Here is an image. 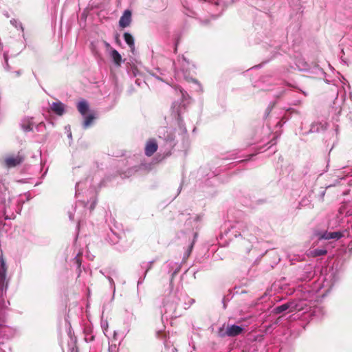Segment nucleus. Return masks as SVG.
Masks as SVG:
<instances>
[{
	"instance_id": "obj_1",
	"label": "nucleus",
	"mask_w": 352,
	"mask_h": 352,
	"mask_svg": "<svg viewBox=\"0 0 352 352\" xmlns=\"http://www.w3.org/2000/svg\"><path fill=\"white\" fill-rule=\"evenodd\" d=\"M0 307L4 304L3 293L8 288V280L6 278L7 267L3 256L0 258Z\"/></svg>"
},
{
	"instance_id": "obj_2",
	"label": "nucleus",
	"mask_w": 352,
	"mask_h": 352,
	"mask_svg": "<svg viewBox=\"0 0 352 352\" xmlns=\"http://www.w3.org/2000/svg\"><path fill=\"white\" fill-rule=\"evenodd\" d=\"M243 331V329L240 326L228 324L226 329H224V326L219 329L218 335L221 338H224L226 336L235 337L240 335Z\"/></svg>"
},
{
	"instance_id": "obj_3",
	"label": "nucleus",
	"mask_w": 352,
	"mask_h": 352,
	"mask_svg": "<svg viewBox=\"0 0 352 352\" xmlns=\"http://www.w3.org/2000/svg\"><path fill=\"white\" fill-rule=\"evenodd\" d=\"M23 161L24 156L19 152L16 155L13 154L6 156L3 160V164L6 167L10 168L20 165Z\"/></svg>"
},
{
	"instance_id": "obj_4",
	"label": "nucleus",
	"mask_w": 352,
	"mask_h": 352,
	"mask_svg": "<svg viewBox=\"0 0 352 352\" xmlns=\"http://www.w3.org/2000/svg\"><path fill=\"white\" fill-rule=\"evenodd\" d=\"M158 148L157 140L155 138L148 139L145 144L144 153L146 156H152Z\"/></svg>"
},
{
	"instance_id": "obj_5",
	"label": "nucleus",
	"mask_w": 352,
	"mask_h": 352,
	"mask_svg": "<svg viewBox=\"0 0 352 352\" xmlns=\"http://www.w3.org/2000/svg\"><path fill=\"white\" fill-rule=\"evenodd\" d=\"M131 23V12L129 10H126L119 21V25L122 28H126L130 25Z\"/></svg>"
},
{
	"instance_id": "obj_6",
	"label": "nucleus",
	"mask_w": 352,
	"mask_h": 352,
	"mask_svg": "<svg viewBox=\"0 0 352 352\" xmlns=\"http://www.w3.org/2000/svg\"><path fill=\"white\" fill-rule=\"evenodd\" d=\"M317 236H318V239L320 240H321V239H339L343 236V234L340 232H324L323 233L317 234Z\"/></svg>"
},
{
	"instance_id": "obj_7",
	"label": "nucleus",
	"mask_w": 352,
	"mask_h": 352,
	"mask_svg": "<svg viewBox=\"0 0 352 352\" xmlns=\"http://www.w3.org/2000/svg\"><path fill=\"white\" fill-rule=\"evenodd\" d=\"M287 309H289V312L294 311L296 310V306L294 305L293 302H287L275 307L274 309V313L276 314H278L287 311Z\"/></svg>"
},
{
	"instance_id": "obj_8",
	"label": "nucleus",
	"mask_w": 352,
	"mask_h": 352,
	"mask_svg": "<svg viewBox=\"0 0 352 352\" xmlns=\"http://www.w3.org/2000/svg\"><path fill=\"white\" fill-rule=\"evenodd\" d=\"M51 110L56 115L61 116L65 112V105L61 102H54L50 105Z\"/></svg>"
},
{
	"instance_id": "obj_9",
	"label": "nucleus",
	"mask_w": 352,
	"mask_h": 352,
	"mask_svg": "<svg viewBox=\"0 0 352 352\" xmlns=\"http://www.w3.org/2000/svg\"><path fill=\"white\" fill-rule=\"evenodd\" d=\"M77 109L82 116H85L89 109L87 102L85 100L80 101L77 104Z\"/></svg>"
},
{
	"instance_id": "obj_10",
	"label": "nucleus",
	"mask_w": 352,
	"mask_h": 352,
	"mask_svg": "<svg viewBox=\"0 0 352 352\" xmlns=\"http://www.w3.org/2000/svg\"><path fill=\"white\" fill-rule=\"evenodd\" d=\"M111 56L115 65L120 67L122 63V56L116 50H113L111 52Z\"/></svg>"
},
{
	"instance_id": "obj_11",
	"label": "nucleus",
	"mask_w": 352,
	"mask_h": 352,
	"mask_svg": "<svg viewBox=\"0 0 352 352\" xmlns=\"http://www.w3.org/2000/svg\"><path fill=\"white\" fill-rule=\"evenodd\" d=\"M123 37H124V39L125 42L126 43V44L129 46L131 50L133 51L135 48L134 39H133V36L128 32H125L123 35Z\"/></svg>"
},
{
	"instance_id": "obj_12",
	"label": "nucleus",
	"mask_w": 352,
	"mask_h": 352,
	"mask_svg": "<svg viewBox=\"0 0 352 352\" xmlns=\"http://www.w3.org/2000/svg\"><path fill=\"white\" fill-rule=\"evenodd\" d=\"M95 118L96 117L93 113H90L87 116H85V120L82 123L83 128L87 129L88 127H89Z\"/></svg>"
},
{
	"instance_id": "obj_13",
	"label": "nucleus",
	"mask_w": 352,
	"mask_h": 352,
	"mask_svg": "<svg viewBox=\"0 0 352 352\" xmlns=\"http://www.w3.org/2000/svg\"><path fill=\"white\" fill-rule=\"evenodd\" d=\"M327 251L326 250H322V249H315L310 252V254L313 257H316L319 256H323L327 254Z\"/></svg>"
},
{
	"instance_id": "obj_14",
	"label": "nucleus",
	"mask_w": 352,
	"mask_h": 352,
	"mask_svg": "<svg viewBox=\"0 0 352 352\" xmlns=\"http://www.w3.org/2000/svg\"><path fill=\"white\" fill-rule=\"evenodd\" d=\"M177 44H178V43H176V46H175V52H176V51H177Z\"/></svg>"
}]
</instances>
